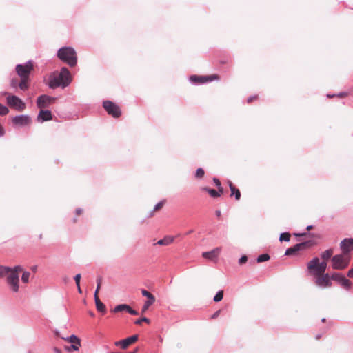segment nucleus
I'll return each instance as SVG.
<instances>
[{
    "label": "nucleus",
    "mask_w": 353,
    "mask_h": 353,
    "mask_svg": "<svg viewBox=\"0 0 353 353\" xmlns=\"http://www.w3.org/2000/svg\"><path fill=\"white\" fill-rule=\"evenodd\" d=\"M23 271V268L21 265H17L13 268L0 265V277H6V281L10 289L17 292L19 288V274Z\"/></svg>",
    "instance_id": "nucleus-1"
},
{
    "label": "nucleus",
    "mask_w": 353,
    "mask_h": 353,
    "mask_svg": "<svg viewBox=\"0 0 353 353\" xmlns=\"http://www.w3.org/2000/svg\"><path fill=\"white\" fill-rule=\"evenodd\" d=\"M34 69L33 62L29 61L25 64H18L15 68L17 75L20 77L19 88L26 90L30 86V74Z\"/></svg>",
    "instance_id": "nucleus-2"
},
{
    "label": "nucleus",
    "mask_w": 353,
    "mask_h": 353,
    "mask_svg": "<svg viewBox=\"0 0 353 353\" xmlns=\"http://www.w3.org/2000/svg\"><path fill=\"white\" fill-rule=\"evenodd\" d=\"M58 57L63 62L73 67L77 62V54L75 50L71 47H63L59 50Z\"/></svg>",
    "instance_id": "nucleus-3"
},
{
    "label": "nucleus",
    "mask_w": 353,
    "mask_h": 353,
    "mask_svg": "<svg viewBox=\"0 0 353 353\" xmlns=\"http://www.w3.org/2000/svg\"><path fill=\"white\" fill-rule=\"evenodd\" d=\"M350 263V257L343 254L334 255L332 258V267L334 270H343Z\"/></svg>",
    "instance_id": "nucleus-4"
},
{
    "label": "nucleus",
    "mask_w": 353,
    "mask_h": 353,
    "mask_svg": "<svg viewBox=\"0 0 353 353\" xmlns=\"http://www.w3.org/2000/svg\"><path fill=\"white\" fill-rule=\"evenodd\" d=\"M103 107L108 114L114 118H119L121 115V110L120 107L111 101H104Z\"/></svg>",
    "instance_id": "nucleus-5"
},
{
    "label": "nucleus",
    "mask_w": 353,
    "mask_h": 353,
    "mask_svg": "<svg viewBox=\"0 0 353 353\" xmlns=\"http://www.w3.org/2000/svg\"><path fill=\"white\" fill-rule=\"evenodd\" d=\"M7 104L17 111L21 112L26 109L25 103L18 97L14 95L8 96L6 99Z\"/></svg>",
    "instance_id": "nucleus-6"
},
{
    "label": "nucleus",
    "mask_w": 353,
    "mask_h": 353,
    "mask_svg": "<svg viewBox=\"0 0 353 353\" xmlns=\"http://www.w3.org/2000/svg\"><path fill=\"white\" fill-rule=\"evenodd\" d=\"M319 259L318 257L313 258L307 264V270L310 274L317 277L323 274L319 265Z\"/></svg>",
    "instance_id": "nucleus-7"
},
{
    "label": "nucleus",
    "mask_w": 353,
    "mask_h": 353,
    "mask_svg": "<svg viewBox=\"0 0 353 353\" xmlns=\"http://www.w3.org/2000/svg\"><path fill=\"white\" fill-rule=\"evenodd\" d=\"M219 77L217 74H211L206 76L192 75L190 80L195 84H203L214 80H219Z\"/></svg>",
    "instance_id": "nucleus-8"
},
{
    "label": "nucleus",
    "mask_w": 353,
    "mask_h": 353,
    "mask_svg": "<svg viewBox=\"0 0 353 353\" xmlns=\"http://www.w3.org/2000/svg\"><path fill=\"white\" fill-rule=\"evenodd\" d=\"M56 99L50 96L43 94L37 98V105L40 109L48 108L55 101Z\"/></svg>",
    "instance_id": "nucleus-9"
},
{
    "label": "nucleus",
    "mask_w": 353,
    "mask_h": 353,
    "mask_svg": "<svg viewBox=\"0 0 353 353\" xmlns=\"http://www.w3.org/2000/svg\"><path fill=\"white\" fill-rule=\"evenodd\" d=\"M330 280V274L328 273H324L321 276L316 277L314 283L317 286L320 288H328L332 285V282Z\"/></svg>",
    "instance_id": "nucleus-10"
},
{
    "label": "nucleus",
    "mask_w": 353,
    "mask_h": 353,
    "mask_svg": "<svg viewBox=\"0 0 353 353\" xmlns=\"http://www.w3.org/2000/svg\"><path fill=\"white\" fill-rule=\"evenodd\" d=\"M340 249L342 251V254L348 256L349 253L353 250V239L347 238L344 239L340 243Z\"/></svg>",
    "instance_id": "nucleus-11"
},
{
    "label": "nucleus",
    "mask_w": 353,
    "mask_h": 353,
    "mask_svg": "<svg viewBox=\"0 0 353 353\" xmlns=\"http://www.w3.org/2000/svg\"><path fill=\"white\" fill-rule=\"evenodd\" d=\"M138 340V335H132L123 340L118 341L114 343L116 346H119L122 349L128 348L130 345L134 343Z\"/></svg>",
    "instance_id": "nucleus-12"
},
{
    "label": "nucleus",
    "mask_w": 353,
    "mask_h": 353,
    "mask_svg": "<svg viewBox=\"0 0 353 353\" xmlns=\"http://www.w3.org/2000/svg\"><path fill=\"white\" fill-rule=\"evenodd\" d=\"M63 83L64 81L59 77V73L54 72L50 77L49 86L50 88L54 89L59 86L63 88Z\"/></svg>",
    "instance_id": "nucleus-13"
},
{
    "label": "nucleus",
    "mask_w": 353,
    "mask_h": 353,
    "mask_svg": "<svg viewBox=\"0 0 353 353\" xmlns=\"http://www.w3.org/2000/svg\"><path fill=\"white\" fill-rule=\"evenodd\" d=\"M141 294L143 296L148 298V300L145 301L142 308V312H145L148 307L155 302V297L152 294L145 290H142Z\"/></svg>",
    "instance_id": "nucleus-14"
},
{
    "label": "nucleus",
    "mask_w": 353,
    "mask_h": 353,
    "mask_svg": "<svg viewBox=\"0 0 353 353\" xmlns=\"http://www.w3.org/2000/svg\"><path fill=\"white\" fill-rule=\"evenodd\" d=\"M12 123L15 125L24 126L31 123V119L27 115L16 116L12 119Z\"/></svg>",
    "instance_id": "nucleus-15"
},
{
    "label": "nucleus",
    "mask_w": 353,
    "mask_h": 353,
    "mask_svg": "<svg viewBox=\"0 0 353 353\" xmlns=\"http://www.w3.org/2000/svg\"><path fill=\"white\" fill-rule=\"evenodd\" d=\"M219 254H220L219 248H216L210 252H203L202 256L203 258H205L209 261H211L213 262H217L219 260Z\"/></svg>",
    "instance_id": "nucleus-16"
},
{
    "label": "nucleus",
    "mask_w": 353,
    "mask_h": 353,
    "mask_svg": "<svg viewBox=\"0 0 353 353\" xmlns=\"http://www.w3.org/2000/svg\"><path fill=\"white\" fill-rule=\"evenodd\" d=\"M59 77L64 81L63 88L68 86L71 81L70 73L66 68H62L59 72Z\"/></svg>",
    "instance_id": "nucleus-17"
},
{
    "label": "nucleus",
    "mask_w": 353,
    "mask_h": 353,
    "mask_svg": "<svg viewBox=\"0 0 353 353\" xmlns=\"http://www.w3.org/2000/svg\"><path fill=\"white\" fill-rule=\"evenodd\" d=\"M52 119V113L50 110H43L41 109L38 116L37 121L39 122H43L47 121H50Z\"/></svg>",
    "instance_id": "nucleus-18"
},
{
    "label": "nucleus",
    "mask_w": 353,
    "mask_h": 353,
    "mask_svg": "<svg viewBox=\"0 0 353 353\" xmlns=\"http://www.w3.org/2000/svg\"><path fill=\"white\" fill-rule=\"evenodd\" d=\"M315 245V242L312 240L306 241L300 243H297L293 246L295 251L297 252L301 250H305Z\"/></svg>",
    "instance_id": "nucleus-19"
},
{
    "label": "nucleus",
    "mask_w": 353,
    "mask_h": 353,
    "mask_svg": "<svg viewBox=\"0 0 353 353\" xmlns=\"http://www.w3.org/2000/svg\"><path fill=\"white\" fill-rule=\"evenodd\" d=\"M94 301L96 304L97 310L99 312H101L102 313H105L106 312V307L105 305L100 301L99 297L98 295L94 294Z\"/></svg>",
    "instance_id": "nucleus-20"
},
{
    "label": "nucleus",
    "mask_w": 353,
    "mask_h": 353,
    "mask_svg": "<svg viewBox=\"0 0 353 353\" xmlns=\"http://www.w3.org/2000/svg\"><path fill=\"white\" fill-rule=\"evenodd\" d=\"M174 237L170 236H165L163 239L159 240L156 244L159 245H168L174 241Z\"/></svg>",
    "instance_id": "nucleus-21"
},
{
    "label": "nucleus",
    "mask_w": 353,
    "mask_h": 353,
    "mask_svg": "<svg viewBox=\"0 0 353 353\" xmlns=\"http://www.w3.org/2000/svg\"><path fill=\"white\" fill-rule=\"evenodd\" d=\"M201 190L208 192L210 194V196L212 198H218L221 195L217 190L214 189H211L210 188L203 187L201 188Z\"/></svg>",
    "instance_id": "nucleus-22"
},
{
    "label": "nucleus",
    "mask_w": 353,
    "mask_h": 353,
    "mask_svg": "<svg viewBox=\"0 0 353 353\" xmlns=\"http://www.w3.org/2000/svg\"><path fill=\"white\" fill-rule=\"evenodd\" d=\"M229 186L231 191V196L234 195L235 199L239 200L241 197V192L239 190L236 188L230 181H229Z\"/></svg>",
    "instance_id": "nucleus-23"
},
{
    "label": "nucleus",
    "mask_w": 353,
    "mask_h": 353,
    "mask_svg": "<svg viewBox=\"0 0 353 353\" xmlns=\"http://www.w3.org/2000/svg\"><path fill=\"white\" fill-rule=\"evenodd\" d=\"M65 341L70 343H73V344H77V345H79L81 344V340L79 338H78L77 336L75 335H71L70 336L68 337V338H63Z\"/></svg>",
    "instance_id": "nucleus-24"
},
{
    "label": "nucleus",
    "mask_w": 353,
    "mask_h": 353,
    "mask_svg": "<svg viewBox=\"0 0 353 353\" xmlns=\"http://www.w3.org/2000/svg\"><path fill=\"white\" fill-rule=\"evenodd\" d=\"M333 250L332 249H329L322 252L321 256L323 261H327L331 258Z\"/></svg>",
    "instance_id": "nucleus-25"
},
{
    "label": "nucleus",
    "mask_w": 353,
    "mask_h": 353,
    "mask_svg": "<svg viewBox=\"0 0 353 353\" xmlns=\"http://www.w3.org/2000/svg\"><path fill=\"white\" fill-rule=\"evenodd\" d=\"M165 200H163L160 202H159L154 208L153 209V212L150 214V216H153V214L154 212H157V211H159L160 210L162 209V208L164 206L165 203Z\"/></svg>",
    "instance_id": "nucleus-26"
},
{
    "label": "nucleus",
    "mask_w": 353,
    "mask_h": 353,
    "mask_svg": "<svg viewBox=\"0 0 353 353\" xmlns=\"http://www.w3.org/2000/svg\"><path fill=\"white\" fill-rule=\"evenodd\" d=\"M342 287L348 290L350 288L352 283L350 280L347 279L345 276L341 282L339 283Z\"/></svg>",
    "instance_id": "nucleus-27"
},
{
    "label": "nucleus",
    "mask_w": 353,
    "mask_h": 353,
    "mask_svg": "<svg viewBox=\"0 0 353 353\" xmlns=\"http://www.w3.org/2000/svg\"><path fill=\"white\" fill-rule=\"evenodd\" d=\"M344 276L340 273H333L330 274V279L336 281L338 283L341 282Z\"/></svg>",
    "instance_id": "nucleus-28"
},
{
    "label": "nucleus",
    "mask_w": 353,
    "mask_h": 353,
    "mask_svg": "<svg viewBox=\"0 0 353 353\" xmlns=\"http://www.w3.org/2000/svg\"><path fill=\"white\" fill-rule=\"evenodd\" d=\"M128 305H125V304H121V305H119L117 306H116L112 310V312H114V313H117V312H122V311H127V309H128Z\"/></svg>",
    "instance_id": "nucleus-29"
},
{
    "label": "nucleus",
    "mask_w": 353,
    "mask_h": 353,
    "mask_svg": "<svg viewBox=\"0 0 353 353\" xmlns=\"http://www.w3.org/2000/svg\"><path fill=\"white\" fill-rule=\"evenodd\" d=\"M269 259H270L269 254H262L259 255L257 257L256 261H257L258 263H261V262L267 261Z\"/></svg>",
    "instance_id": "nucleus-30"
},
{
    "label": "nucleus",
    "mask_w": 353,
    "mask_h": 353,
    "mask_svg": "<svg viewBox=\"0 0 353 353\" xmlns=\"http://www.w3.org/2000/svg\"><path fill=\"white\" fill-rule=\"evenodd\" d=\"M290 239V234L289 232L281 233L279 237L280 241H289Z\"/></svg>",
    "instance_id": "nucleus-31"
},
{
    "label": "nucleus",
    "mask_w": 353,
    "mask_h": 353,
    "mask_svg": "<svg viewBox=\"0 0 353 353\" xmlns=\"http://www.w3.org/2000/svg\"><path fill=\"white\" fill-rule=\"evenodd\" d=\"M205 172L203 168H198L195 173V177L196 179H202L204 176Z\"/></svg>",
    "instance_id": "nucleus-32"
},
{
    "label": "nucleus",
    "mask_w": 353,
    "mask_h": 353,
    "mask_svg": "<svg viewBox=\"0 0 353 353\" xmlns=\"http://www.w3.org/2000/svg\"><path fill=\"white\" fill-rule=\"evenodd\" d=\"M81 347V344L79 345H77V344H72L69 347H65V350L68 352H71L72 350L74 351H77L79 350V347Z\"/></svg>",
    "instance_id": "nucleus-33"
},
{
    "label": "nucleus",
    "mask_w": 353,
    "mask_h": 353,
    "mask_svg": "<svg viewBox=\"0 0 353 353\" xmlns=\"http://www.w3.org/2000/svg\"><path fill=\"white\" fill-rule=\"evenodd\" d=\"M9 112V110L7 107L0 103V115L4 116Z\"/></svg>",
    "instance_id": "nucleus-34"
},
{
    "label": "nucleus",
    "mask_w": 353,
    "mask_h": 353,
    "mask_svg": "<svg viewBox=\"0 0 353 353\" xmlns=\"http://www.w3.org/2000/svg\"><path fill=\"white\" fill-rule=\"evenodd\" d=\"M30 275V272H23V273L22 274V276H21L22 281L23 283H28Z\"/></svg>",
    "instance_id": "nucleus-35"
},
{
    "label": "nucleus",
    "mask_w": 353,
    "mask_h": 353,
    "mask_svg": "<svg viewBox=\"0 0 353 353\" xmlns=\"http://www.w3.org/2000/svg\"><path fill=\"white\" fill-rule=\"evenodd\" d=\"M97 288H96V290H95V292H94V294H97L98 295L99 294V292L101 289V282H102V278L101 276H99L97 279Z\"/></svg>",
    "instance_id": "nucleus-36"
},
{
    "label": "nucleus",
    "mask_w": 353,
    "mask_h": 353,
    "mask_svg": "<svg viewBox=\"0 0 353 353\" xmlns=\"http://www.w3.org/2000/svg\"><path fill=\"white\" fill-rule=\"evenodd\" d=\"M19 82L17 78H13L10 81V85L14 88H19Z\"/></svg>",
    "instance_id": "nucleus-37"
},
{
    "label": "nucleus",
    "mask_w": 353,
    "mask_h": 353,
    "mask_svg": "<svg viewBox=\"0 0 353 353\" xmlns=\"http://www.w3.org/2000/svg\"><path fill=\"white\" fill-rule=\"evenodd\" d=\"M143 322H145L147 323H150V319L146 318V317H142L139 319H137L136 321H135V324L137 325H141L142 323Z\"/></svg>",
    "instance_id": "nucleus-38"
},
{
    "label": "nucleus",
    "mask_w": 353,
    "mask_h": 353,
    "mask_svg": "<svg viewBox=\"0 0 353 353\" xmlns=\"http://www.w3.org/2000/svg\"><path fill=\"white\" fill-rule=\"evenodd\" d=\"M296 253V252L295 251L294 248L292 246L291 248H288L285 250V256H290V255L295 254Z\"/></svg>",
    "instance_id": "nucleus-39"
},
{
    "label": "nucleus",
    "mask_w": 353,
    "mask_h": 353,
    "mask_svg": "<svg viewBox=\"0 0 353 353\" xmlns=\"http://www.w3.org/2000/svg\"><path fill=\"white\" fill-rule=\"evenodd\" d=\"M319 268H321V270H322V272L324 274L327 269V261H323L321 263H320V261H319Z\"/></svg>",
    "instance_id": "nucleus-40"
},
{
    "label": "nucleus",
    "mask_w": 353,
    "mask_h": 353,
    "mask_svg": "<svg viewBox=\"0 0 353 353\" xmlns=\"http://www.w3.org/2000/svg\"><path fill=\"white\" fill-rule=\"evenodd\" d=\"M127 312L132 315H137L138 314V312L136 310L131 308L129 305L128 306Z\"/></svg>",
    "instance_id": "nucleus-41"
},
{
    "label": "nucleus",
    "mask_w": 353,
    "mask_h": 353,
    "mask_svg": "<svg viewBox=\"0 0 353 353\" xmlns=\"http://www.w3.org/2000/svg\"><path fill=\"white\" fill-rule=\"evenodd\" d=\"M81 276L80 274H77L75 276H74V281H75V283H76V285H80V280H81Z\"/></svg>",
    "instance_id": "nucleus-42"
},
{
    "label": "nucleus",
    "mask_w": 353,
    "mask_h": 353,
    "mask_svg": "<svg viewBox=\"0 0 353 353\" xmlns=\"http://www.w3.org/2000/svg\"><path fill=\"white\" fill-rule=\"evenodd\" d=\"M214 301L216 302L221 301V291H219L215 296L214 297Z\"/></svg>",
    "instance_id": "nucleus-43"
},
{
    "label": "nucleus",
    "mask_w": 353,
    "mask_h": 353,
    "mask_svg": "<svg viewBox=\"0 0 353 353\" xmlns=\"http://www.w3.org/2000/svg\"><path fill=\"white\" fill-rule=\"evenodd\" d=\"M247 260H248L247 256H243L239 259V264H243V263H245L247 261Z\"/></svg>",
    "instance_id": "nucleus-44"
},
{
    "label": "nucleus",
    "mask_w": 353,
    "mask_h": 353,
    "mask_svg": "<svg viewBox=\"0 0 353 353\" xmlns=\"http://www.w3.org/2000/svg\"><path fill=\"white\" fill-rule=\"evenodd\" d=\"M220 314V310H217L216 312H215L210 317L211 319H216L219 317Z\"/></svg>",
    "instance_id": "nucleus-45"
},
{
    "label": "nucleus",
    "mask_w": 353,
    "mask_h": 353,
    "mask_svg": "<svg viewBox=\"0 0 353 353\" xmlns=\"http://www.w3.org/2000/svg\"><path fill=\"white\" fill-rule=\"evenodd\" d=\"M347 276L350 277V278H352L353 277V268L350 269L347 272Z\"/></svg>",
    "instance_id": "nucleus-46"
},
{
    "label": "nucleus",
    "mask_w": 353,
    "mask_h": 353,
    "mask_svg": "<svg viewBox=\"0 0 353 353\" xmlns=\"http://www.w3.org/2000/svg\"><path fill=\"white\" fill-rule=\"evenodd\" d=\"M75 212H76L77 216H79L82 214V210L80 208H78L76 210Z\"/></svg>",
    "instance_id": "nucleus-47"
},
{
    "label": "nucleus",
    "mask_w": 353,
    "mask_h": 353,
    "mask_svg": "<svg viewBox=\"0 0 353 353\" xmlns=\"http://www.w3.org/2000/svg\"><path fill=\"white\" fill-rule=\"evenodd\" d=\"M256 96H253V97H250L248 99V103H250L251 101H252L254 99H256Z\"/></svg>",
    "instance_id": "nucleus-48"
},
{
    "label": "nucleus",
    "mask_w": 353,
    "mask_h": 353,
    "mask_svg": "<svg viewBox=\"0 0 353 353\" xmlns=\"http://www.w3.org/2000/svg\"><path fill=\"white\" fill-rule=\"evenodd\" d=\"M4 130L2 125L0 124V136H3L4 134Z\"/></svg>",
    "instance_id": "nucleus-49"
},
{
    "label": "nucleus",
    "mask_w": 353,
    "mask_h": 353,
    "mask_svg": "<svg viewBox=\"0 0 353 353\" xmlns=\"http://www.w3.org/2000/svg\"><path fill=\"white\" fill-rule=\"evenodd\" d=\"M294 235L296 236H303L307 235V233H305V232H304V233H295Z\"/></svg>",
    "instance_id": "nucleus-50"
},
{
    "label": "nucleus",
    "mask_w": 353,
    "mask_h": 353,
    "mask_svg": "<svg viewBox=\"0 0 353 353\" xmlns=\"http://www.w3.org/2000/svg\"><path fill=\"white\" fill-rule=\"evenodd\" d=\"M214 183H216V185H221V182L219 181V179H216V178H214Z\"/></svg>",
    "instance_id": "nucleus-51"
},
{
    "label": "nucleus",
    "mask_w": 353,
    "mask_h": 353,
    "mask_svg": "<svg viewBox=\"0 0 353 353\" xmlns=\"http://www.w3.org/2000/svg\"><path fill=\"white\" fill-rule=\"evenodd\" d=\"M53 350H54V352L55 353H62V352H61V350H59V348H57V347H54Z\"/></svg>",
    "instance_id": "nucleus-52"
},
{
    "label": "nucleus",
    "mask_w": 353,
    "mask_h": 353,
    "mask_svg": "<svg viewBox=\"0 0 353 353\" xmlns=\"http://www.w3.org/2000/svg\"><path fill=\"white\" fill-rule=\"evenodd\" d=\"M77 290H78L79 293H80V294L82 293L80 285H77Z\"/></svg>",
    "instance_id": "nucleus-53"
},
{
    "label": "nucleus",
    "mask_w": 353,
    "mask_h": 353,
    "mask_svg": "<svg viewBox=\"0 0 353 353\" xmlns=\"http://www.w3.org/2000/svg\"><path fill=\"white\" fill-rule=\"evenodd\" d=\"M345 95H346V94H345V93H344V92H341V93H339V94H338V96H339V97H342L345 96Z\"/></svg>",
    "instance_id": "nucleus-54"
},
{
    "label": "nucleus",
    "mask_w": 353,
    "mask_h": 353,
    "mask_svg": "<svg viewBox=\"0 0 353 353\" xmlns=\"http://www.w3.org/2000/svg\"><path fill=\"white\" fill-rule=\"evenodd\" d=\"M216 214L217 216H219L221 215V212L219 210L216 211Z\"/></svg>",
    "instance_id": "nucleus-55"
},
{
    "label": "nucleus",
    "mask_w": 353,
    "mask_h": 353,
    "mask_svg": "<svg viewBox=\"0 0 353 353\" xmlns=\"http://www.w3.org/2000/svg\"><path fill=\"white\" fill-rule=\"evenodd\" d=\"M312 225H308L307 228H306V230H310L312 228Z\"/></svg>",
    "instance_id": "nucleus-56"
},
{
    "label": "nucleus",
    "mask_w": 353,
    "mask_h": 353,
    "mask_svg": "<svg viewBox=\"0 0 353 353\" xmlns=\"http://www.w3.org/2000/svg\"><path fill=\"white\" fill-rule=\"evenodd\" d=\"M89 314L92 317L94 316V314L92 312H90Z\"/></svg>",
    "instance_id": "nucleus-57"
},
{
    "label": "nucleus",
    "mask_w": 353,
    "mask_h": 353,
    "mask_svg": "<svg viewBox=\"0 0 353 353\" xmlns=\"http://www.w3.org/2000/svg\"><path fill=\"white\" fill-rule=\"evenodd\" d=\"M325 321H326V319H325V318H323V319H321V322H323V323H325Z\"/></svg>",
    "instance_id": "nucleus-58"
},
{
    "label": "nucleus",
    "mask_w": 353,
    "mask_h": 353,
    "mask_svg": "<svg viewBox=\"0 0 353 353\" xmlns=\"http://www.w3.org/2000/svg\"><path fill=\"white\" fill-rule=\"evenodd\" d=\"M77 218H74V219H73V223H76V222H77Z\"/></svg>",
    "instance_id": "nucleus-59"
}]
</instances>
